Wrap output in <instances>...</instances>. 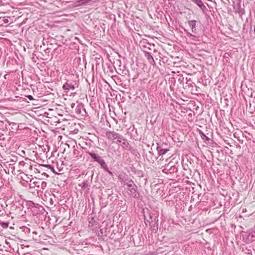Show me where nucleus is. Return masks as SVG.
Listing matches in <instances>:
<instances>
[{
	"label": "nucleus",
	"mask_w": 255,
	"mask_h": 255,
	"mask_svg": "<svg viewBox=\"0 0 255 255\" xmlns=\"http://www.w3.org/2000/svg\"><path fill=\"white\" fill-rule=\"evenodd\" d=\"M122 182L124 186H126V189L129 195L132 196L134 198H137L139 196V193L137 192V186L135 185L134 182L128 177L122 179Z\"/></svg>",
	"instance_id": "obj_1"
},
{
	"label": "nucleus",
	"mask_w": 255,
	"mask_h": 255,
	"mask_svg": "<svg viewBox=\"0 0 255 255\" xmlns=\"http://www.w3.org/2000/svg\"><path fill=\"white\" fill-rule=\"evenodd\" d=\"M87 152L95 161L97 162L101 165V168L104 170H108V166L106 164L105 160L101 156L94 152Z\"/></svg>",
	"instance_id": "obj_2"
},
{
	"label": "nucleus",
	"mask_w": 255,
	"mask_h": 255,
	"mask_svg": "<svg viewBox=\"0 0 255 255\" xmlns=\"http://www.w3.org/2000/svg\"><path fill=\"white\" fill-rule=\"evenodd\" d=\"M106 135L108 139L115 141V140L119 139L121 135L114 131H108L106 133Z\"/></svg>",
	"instance_id": "obj_3"
},
{
	"label": "nucleus",
	"mask_w": 255,
	"mask_h": 255,
	"mask_svg": "<svg viewBox=\"0 0 255 255\" xmlns=\"http://www.w3.org/2000/svg\"><path fill=\"white\" fill-rule=\"evenodd\" d=\"M116 143L120 145L122 147L126 149H128L130 147V145L128 141V140L124 138L123 135H121L118 140L115 141Z\"/></svg>",
	"instance_id": "obj_4"
},
{
	"label": "nucleus",
	"mask_w": 255,
	"mask_h": 255,
	"mask_svg": "<svg viewBox=\"0 0 255 255\" xmlns=\"http://www.w3.org/2000/svg\"><path fill=\"white\" fill-rule=\"evenodd\" d=\"M162 171L166 174H172L176 172L178 170L177 168L175 165L170 166V164L165 165L163 167Z\"/></svg>",
	"instance_id": "obj_5"
},
{
	"label": "nucleus",
	"mask_w": 255,
	"mask_h": 255,
	"mask_svg": "<svg viewBox=\"0 0 255 255\" xmlns=\"http://www.w3.org/2000/svg\"><path fill=\"white\" fill-rule=\"evenodd\" d=\"M237 3L234 4V8L236 12L239 13L241 15L245 14V10L241 6L242 0H236Z\"/></svg>",
	"instance_id": "obj_6"
},
{
	"label": "nucleus",
	"mask_w": 255,
	"mask_h": 255,
	"mask_svg": "<svg viewBox=\"0 0 255 255\" xmlns=\"http://www.w3.org/2000/svg\"><path fill=\"white\" fill-rule=\"evenodd\" d=\"M163 144L159 145L157 144V146L156 147V149L158 151V153L159 156H162L165 154L167 151H169V149L168 148H164L163 147Z\"/></svg>",
	"instance_id": "obj_7"
},
{
	"label": "nucleus",
	"mask_w": 255,
	"mask_h": 255,
	"mask_svg": "<svg viewBox=\"0 0 255 255\" xmlns=\"http://www.w3.org/2000/svg\"><path fill=\"white\" fill-rule=\"evenodd\" d=\"M144 217L145 219V223L146 225L147 223L150 225L151 223L152 222V214L149 211H147L146 214H144Z\"/></svg>",
	"instance_id": "obj_8"
},
{
	"label": "nucleus",
	"mask_w": 255,
	"mask_h": 255,
	"mask_svg": "<svg viewBox=\"0 0 255 255\" xmlns=\"http://www.w3.org/2000/svg\"><path fill=\"white\" fill-rule=\"evenodd\" d=\"M188 24L190 26V27L191 28L192 31L193 33H196V21L195 20H189Z\"/></svg>",
	"instance_id": "obj_9"
},
{
	"label": "nucleus",
	"mask_w": 255,
	"mask_h": 255,
	"mask_svg": "<svg viewBox=\"0 0 255 255\" xmlns=\"http://www.w3.org/2000/svg\"><path fill=\"white\" fill-rule=\"evenodd\" d=\"M144 56L148 59L150 63L152 64L155 63L154 60L149 52L144 51Z\"/></svg>",
	"instance_id": "obj_10"
},
{
	"label": "nucleus",
	"mask_w": 255,
	"mask_h": 255,
	"mask_svg": "<svg viewBox=\"0 0 255 255\" xmlns=\"http://www.w3.org/2000/svg\"><path fill=\"white\" fill-rule=\"evenodd\" d=\"M63 89L65 90H74V86L71 83L66 82L63 86Z\"/></svg>",
	"instance_id": "obj_11"
},
{
	"label": "nucleus",
	"mask_w": 255,
	"mask_h": 255,
	"mask_svg": "<svg viewBox=\"0 0 255 255\" xmlns=\"http://www.w3.org/2000/svg\"><path fill=\"white\" fill-rule=\"evenodd\" d=\"M191 1L196 3L202 9L206 8L205 5L203 4L201 0H191Z\"/></svg>",
	"instance_id": "obj_12"
},
{
	"label": "nucleus",
	"mask_w": 255,
	"mask_h": 255,
	"mask_svg": "<svg viewBox=\"0 0 255 255\" xmlns=\"http://www.w3.org/2000/svg\"><path fill=\"white\" fill-rule=\"evenodd\" d=\"M200 136L201 138L205 141H209L210 138L207 136L203 132L200 131Z\"/></svg>",
	"instance_id": "obj_13"
},
{
	"label": "nucleus",
	"mask_w": 255,
	"mask_h": 255,
	"mask_svg": "<svg viewBox=\"0 0 255 255\" xmlns=\"http://www.w3.org/2000/svg\"><path fill=\"white\" fill-rule=\"evenodd\" d=\"M82 188L84 189H86L88 187V181L85 180L81 184Z\"/></svg>",
	"instance_id": "obj_14"
},
{
	"label": "nucleus",
	"mask_w": 255,
	"mask_h": 255,
	"mask_svg": "<svg viewBox=\"0 0 255 255\" xmlns=\"http://www.w3.org/2000/svg\"><path fill=\"white\" fill-rule=\"evenodd\" d=\"M185 31L186 32L187 35L191 39L195 40L196 38V36L192 34L191 33H190L188 31H187L186 30Z\"/></svg>",
	"instance_id": "obj_15"
},
{
	"label": "nucleus",
	"mask_w": 255,
	"mask_h": 255,
	"mask_svg": "<svg viewBox=\"0 0 255 255\" xmlns=\"http://www.w3.org/2000/svg\"><path fill=\"white\" fill-rule=\"evenodd\" d=\"M81 108H82V107L80 105L77 106V107H76V109H75V112L77 114H81Z\"/></svg>",
	"instance_id": "obj_16"
},
{
	"label": "nucleus",
	"mask_w": 255,
	"mask_h": 255,
	"mask_svg": "<svg viewBox=\"0 0 255 255\" xmlns=\"http://www.w3.org/2000/svg\"><path fill=\"white\" fill-rule=\"evenodd\" d=\"M44 166L47 167L48 168L50 169L51 170V171L53 173L57 174V172L55 171V170L54 169V167H52L51 165H44Z\"/></svg>",
	"instance_id": "obj_17"
},
{
	"label": "nucleus",
	"mask_w": 255,
	"mask_h": 255,
	"mask_svg": "<svg viewBox=\"0 0 255 255\" xmlns=\"http://www.w3.org/2000/svg\"><path fill=\"white\" fill-rule=\"evenodd\" d=\"M0 224L3 228H7L8 227L9 223L8 222H2Z\"/></svg>",
	"instance_id": "obj_18"
},
{
	"label": "nucleus",
	"mask_w": 255,
	"mask_h": 255,
	"mask_svg": "<svg viewBox=\"0 0 255 255\" xmlns=\"http://www.w3.org/2000/svg\"><path fill=\"white\" fill-rule=\"evenodd\" d=\"M82 5L88 4L92 0H80Z\"/></svg>",
	"instance_id": "obj_19"
},
{
	"label": "nucleus",
	"mask_w": 255,
	"mask_h": 255,
	"mask_svg": "<svg viewBox=\"0 0 255 255\" xmlns=\"http://www.w3.org/2000/svg\"><path fill=\"white\" fill-rule=\"evenodd\" d=\"M75 5L76 6H82V4L81 3V1L80 0H76L75 2Z\"/></svg>",
	"instance_id": "obj_20"
},
{
	"label": "nucleus",
	"mask_w": 255,
	"mask_h": 255,
	"mask_svg": "<svg viewBox=\"0 0 255 255\" xmlns=\"http://www.w3.org/2000/svg\"><path fill=\"white\" fill-rule=\"evenodd\" d=\"M26 97L30 101L33 100L34 99L31 95H28L26 96Z\"/></svg>",
	"instance_id": "obj_21"
},
{
	"label": "nucleus",
	"mask_w": 255,
	"mask_h": 255,
	"mask_svg": "<svg viewBox=\"0 0 255 255\" xmlns=\"http://www.w3.org/2000/svg\"><path fill=\"white\" fill-rule=\"evenodd\" d=\"M46 183L44 181H43L41 183V186L42 187H45L46 186Z\"/></svg>",
	"instance_id": "obj_22"
},
{
	"label": "nucleus",
	"mask_w": 255,
	"mask_h": 255,
	"mask_svg": "<svg viewBox=\"0 0 255 255\" xmlns=\"http://www.w3.org/2000/svg\"><path fill=\"white\" fill-rule=\"evenodd\" d=\"M105 171H107L111 175H112V173L111 171H110L109 170V168H108V170H105Z\"/></svg>",
	"instance_id": "obj_23"
},
{
	"label": "nucleus",
	"mask_w": 255,
	"mask_h": 255,
	"mask_svg": "<svg viewBox=\"0 0 255 255\" xmlns=\"http://www.w3.org/2000/svg\"><path fill=\"white\" fill-rule=\"evenodd\" d=\"M3 22L4 23H7L8 22V20L7 19H4L3 20Z\"/></svg>",
	"instance_id": "obj_24"
},
{
	"label": "nucleus",
	"mask_w": 255,
	"mask_h": 255,
	"mask_svg": "<svg viewBox=\"0 0 255 255\" xmlns=\"http://www.w3.org/2000/svg\"><path fill=\"white\" fill-rule=\"evenodd\" d=\"M75 106V103H72L71 104V107L72 108H74Z\"/></svg>",
	"instance_id": "obj_25"
},
{
	"label": "nucleus",
	"mask_w": 255,
	"mask_h": 255,
	"mask_svg": "<svg viewBox=\"0 0 255 255\" xmlns=\"http://www.w3.org/2000/svg\"><path fill=\"white\" fill-rule=\"evenodd\" d=\"M62 170V169H58V171L60 172Z\"/></svg>",
	"instance_id": "obj_26"
},
{
	"label": "nucleus",
	"mask_w": 255,
	"mask_h": 255,
	"mask_svg": "<svg viewBox=\"0 0 255 255\" xmlns=\"http://www.w3.org/2000/svg\"><path fill=\"white\" fill-rule=\"evenodd\" d=\"M36 170L38 172H40V171H39L38 169H36Z\"/></svg>",
	"instance_id": "obj_27"
}]
</instances>
